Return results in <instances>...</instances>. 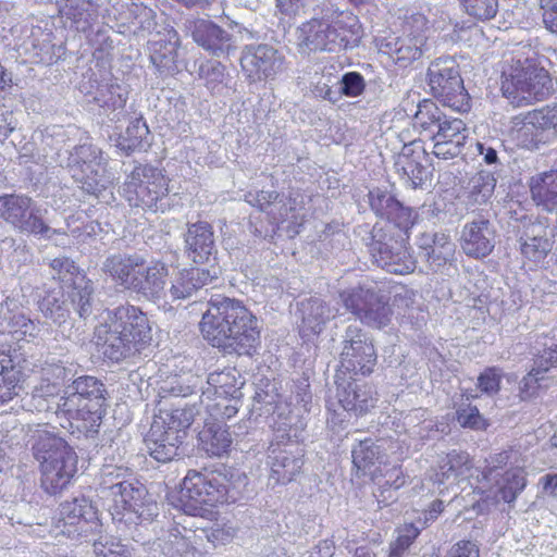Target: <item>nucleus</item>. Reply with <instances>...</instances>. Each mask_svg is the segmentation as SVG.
I'll use <instances>...</instances> for the list:
<instances>
[{"label": "nucleus", "instance_id": "1", "mask_svg": "<svg viewBox=\"0 0 557 557\" xmlns=\"http://www.w3.org/2000/svg\"><path fill=\"white\" fill-rule=\"evenodd\" d=\"M205 339L226 354L252 355L260 344L257 318L238 300L211 299L200 321Z\"/></svg>", "mask_w": 557, "mask_h": 557}, {"label": "nucleus", "instance_id": "2", "mask_svg": "<svg viewBox=\"0 0 557 557\" xmlns=\"http://www.w3.org/2000/svg\"><path fill=\"white\" fill-rule=\"evenodd\" d=\"M95 337L102 355L119 362L140 352L152 336L147 314L137 306L124 304L106 312Z\"/></svg>", "mask_w": 557, "mask_h": 557}, {"label": "nucleus", "instance_id": "3", "mask_svg": "<svg viewBox=\"0 0 557 557\" xmlns=\"http://www.w3.org/2000/svg\"><path fill=\"white\" fill-rule=\"evenodd\" d=\"M359 30L357 16L339 11L331 2H324L315 15L298 28V48L305 54L317 51L338 52L358 45Z\"/></svg>", "mask_w": 557, "mask_h": 557}, {"label": "nucleus", "instance_id": "4", "mask_svg": "<svg viewBox=\"0 0 557 557\" xmlns=\"http://www.w3.org/2000/svg\"><path fill=\"white\" fill-rule=\"evenodd\" d=\"M102 271L117 286L148 301L156 304L166 297L169 265L163 261H148L136 252H116L106 258Z\"/></svg>", "mask_w": 557, "mask_h": 557}, {"label": "nucleus", "instance_id": "5", "mask_svg": "<svg viewBox=\"0 0 557 557\" xmlns=\"http://www.w3.org/2000/svg\"><path fill=\"white\" fill-rule=\"evenodd\" d=\"M48 424L32 430L33 453L40 463L41 487L50 495L62 492L77 471V456L73 448Z\"/></svg>", "mask_w": 557, "mask_h": 557}, {"label": "nucleus", "instance_id": "6", "mask_svg": "<svg viewBox=\"0 0 557 557\" xmlns=\"http://www.w3.org/2000/svg\"><path fill=\"white\" fill-rule=\"evenodd\" d=\"M413 126L433 141L432 153L441 160L460 156L469 138V129L461 119L445 114L429 99L419 102Z\"/></svg>", "mask_w": 557, "mask_h": 557}, {"label": "nucleus", "instance_id": "7", "mask_svg": "<svg viewBox=\"0 0 557 557\" xmlns=\"http://www.w3.org/2000/svg\"><path fill=\"white\" fill-rule=\"evenodd\" d=\"M106 395V386L100 380L91 375L79 376L58 399L55 412L64 414L86 435H92L101 424Z\"/></svg>", "mask_w": 557, "mask_h": 557}, {"label": "nucleus", "instance_id": "8", "mask_svg": "<svg viewBox=\"0 0 557 557\" xmlns=\"http://www.w3.org/2000/svg\"><path fill=\"white\" fill-rule=\"evenodd\" d=\"M197 414H200V410L196 405L171 409L160 407L145 438L150 456L159 462L171 461L177 456L186 430Z\"/></svg>", "mask_w": 557, "mask_h": 557}, {"label": "nucleus", "instance_id": "9", "mask_svg": "<svg viewBox=\"0 0 557 557\" xmlns=\"http://www.w3.org/2000/svg\"><path fill=\"white\" fill-rule=\"evenodd\" d=\"M120 193L134 208L164 212L170 207L168 180L161 170L150 164L134 165L126 174Z\"/></svg>", "mask_w": 557, "mask_h": 557}, {"label": "nucleus", "instance_id": "10", "mask_svg": "<svg viewBox=\"0 0 557 557\" xmlns=\"http://www.w3.org/2000/svg\"><path fill=\"white\" fill-rule=\"evenodd\" d=\"M300 430L283 422L273 430V440L269 446L270 482L287 484L301 471L304 449L298 443Z\"/></svg>", "mask_w": 557, "mask_h": 557}, {"label": "nucleus", "instance_id": "11", "mask_svg": "<svg viewBox=\"0 0 557 557\" xmlns=\"http://www.w3.org/2000/svg\"><path fill=\"white\" fill-rule=\"evenodd\" d=\"M502 91L513 106H528L543 100L552 92V78L545 69L531 61H518L503 73Z\"/></svg>", "mask_w": 557, "mask_h": 557}, {"label": "nucleus", "instance_id": "12", "mask_svg": "<svg viewBox=\"0 0 557 557\" xmlns=\"http://www.w3.org/2000/svg\"><path fill=\"white\" fill-rule=\"evenodd\" d=\"M106 165L102 150L91 143L77 145L69 153L67 168L72 177L83 190L96 197L107 190L113 182Z\"/></svg>", "mask_w": 557, "mask_h": 557}, {"label": "nucleus", "instance_id": "13", "mask_svg": "<svg viewBox=\"0 0 557 557\" xmlns=\"http://www.w3.org/2000/svg\"><path fill=\"white\" fill-rule=\"evenodd\" d=\"M120 485L110 498L112 519L127 525L151 522L159 515V505L147 487L136 478Z\"/></svg>", "mask_w": 557, "mask_h": 557}, {"label": "nucleus", "instance_id": "14", "mask_svg": "<svg viewBox=\"0 0 557 557\" xmlns=\"http://www.w3.org/2000/svg\"><path fill=\"white\" fill-rule=\"evenodd\" d=\"M339 297L351 313L363 324L373 329H384L393 319V310L386 293L374 283L362 284L343 290Z\"/></svg>", "mask_w": 557, "mask_h": 557}, {"label": "nucleus", "instance_id": "15", "mask_svg": "<svg viewBox=\"0 0 557 557\" xmlns=\"http://www.w3.org/2000/svg\"><path fill=\"white\" fill-rule=\"evenodd\" d=\"M228 480L222 473L189 470L183 480L180 500L185 511L194 513L203 505L228 502Z\"/></svg>", "mask_w": 557, "mask_h": 557}, {"label": "nucleus", "instance_id": "16", "mask_svg": "<svg viewBox=\"0 0 557 557\" xmlns=\"http://www.w3.org/2000/svg\"><path fill=\"white\" fill-rule=\"evenodd\" d=\"M428 83L432 95L443 106L458 112L470 109V98L454 59L438 58L431 62L428 69Z\"/></svg>", "mask_w": 557, "mask_h": 557}, {"label": "nucleus", "instance_id": "17", "mask_svg": "<svg viewBox=\"0 0 557 557\" xmlns=\"http://www.w3.org/2000/svg\"><path fill=\"white\" fill-rule=\"evenodd\" d=\"M408 232L404 234L398 230V234H395L392 230L384 231L374 226L369 250L377 267L394 274L413 272L416 260L406 246Z\"/></svg>", "mask_w": 557, "mask_h": 557}, {"label": "nucleus", "instance_id": "18", "mask_svg": "<svg viewBox=\"0 0 557 557\" xmlns=\"http://www.w3.org/2000/svg\"><path fill=\"white\" fill-rule=\"evenodd\" d=\"M49 265L52 270L53 278L63 284L62 288H66V294L71 298V304L76 309L78 315L81 318L90 315L94 286L84 271L73 260L64 256L52 259Z\"/></svg>", "mask_w": 557, "mask_h": 557}, {"label": "nucleus", "instance_id": "19", "mask_svg": "<svg viewBox=\"0 0 557 557\" xmlns=\"http://www.w3.org/2000/svg\"><path fill=\"white\" fill-rule=\"evenodd\" d=\"M240 66L251 83L273 81L286 72L288 63L284 53L268 44L247 45L242 50Z\"/></svg>", "mask_w": 557, "mask_h": 557}, {"label": "nucleus", "instance_id": "20", "mask_svg": "<svg viewBox=\"0 0 557 557\" xmlns=\"http://www.w3.org/2000/svg\"><path fill=\"white\" fill-rule=\"evenodd\" d=\"M244 200L250 206L264 212L272 224H285L288 232L298 233L302 218L300 207L293 197H286L275 190H250Z\"/></svg>", "mask_w": 557, "mask_h": 557}, {"label": "nucleus", "instance_id": "21", "mask_svg": "<svg viewBox=\"0 0 557 557\" xmlns=\"http://www.w3.org/2000/svg\"><path fill=\"white\" fill-rule=\"evenodd\" d=\"M376 359L375 348L367 333L357 325H349L343 341L342 367L354 374L369 375L376 366Z\"/></svg>", "mask_w": 557, "mask_h": 557}, {"label": "nucleus", "instance_id": "22", "mask_svg": "<svg viewBox=\"0 0 557 557\" xmlns=\"http://www.w3.org/2000/svg\"><path fill=\"white\" fill-rule=\"evenodd\" d=\"M428 21L423 14L414 13L406 17L404 23V35L387 44L389 53L394 54L397 62L410 63L432 49L425 30Z\"/></svg>", "mask_w": 557, "mask_h": 557}, {"label": "nucleus", "instance_id": "23", "mask_svg": "<svg viewBox=\"0 0 557 557\" xmlns=\"http://www.w3.org/2000/svg\"><path fill=\"white\" fill-rule=\"evenodd\" d=\"M394 168L407 187L416 189L431 182L433 168L421 140L404 145L395 159Z\"/></svg>", "mask_w": 557, "mask_h": 557}, {"label": "nucleus", "instance_id": "24", "mask_svg": "<svg viewBox=\"0 0 557 557\" xmlns=\"http://www.w3.org/2000/svg\"><path fill=\"white\" fill-rule=\"evenodd\" d=\"M99 527L97 510L86 497H75L60 505V532L69 537H87Z\"/></svg>", "mask_w": 557, "mask_h": 557}, {"label": "nucleus", "instance_id": "25", "mask_svg": "<svg viewBox=\"0 0 557 557\" xmlns=\"http://www.w3.org/2000/svg\"><path fill=\"white\" fill-rule=\"evenodd\" d=\"M184 32L214 57L227 55L235 49L233 36L211 20L188 17L184 22Z\"/></svg>", "mask_w": 557, "mask_h": 557}, {"label": "nucleus", "instance_id": "26", "mask_svg": "<svg viewBox=\"0 0 557 557\" xmlns=\"http://www.w3.org/2000/svg\"><path fill=\"white\" fill-rule=\"evenodd\" d=\"M369 205L375 215L386 219L394 227L406 234L414 224L417 212L405 207L395 195L386 188H373L368 194Z\"/></svg>", "mask_w": 557, "mask_h": 557}, {"label": "nucleus", "instance_id": "27", "mask_svg": "<svg viewBox=\"0 0 557 557\" xmlns=\"http://www.w3.org/2000/svg\"><path fill=\"white\" fill-rule=\"evenodd\" d=\"M220 268H190L178 271L170 281L166 289L172 301L186 300L195 296L200 289L219 278Z\"/></svg>", "mask_w": 557, "mask_h": 557}, {"label": "nucleus", "instance_id": "28", "mask_svg": "<svg viewBox=\"0 0 557 557\" xmlns=\"http://www.w3.org/2000/svg\"><path fill=\"white\" fill-rule=\"evenodd\" d=\"M336 398L344 410L363 416L375 407L377 393L368 384L354 381H336Z\"/></svg>", "mask_w": 557, "mask_h": 557}, {"label": "nucleus", "instance_id": "29", "mask_svg": "<svg viewBox=\"0 0 557 557\" xmlns=\"http://www.w3.org/2000/svg\"><path fill=\"white\" fill-rule=\"evenodd\" d=\"M495 246V231L486 219L467 223L461 233V248L467 256L484 258Z\"/></svg>", "mask_w": 557, "mask_h": 557}, {"label": "nucleus", "instance_id": "30", "mask_svg": "<svg viewBox=\"0 0 557 557\" xmlns=\"http://www.w3.org/2000/svg\"><path fill=\"white\" fill-rule=\"evenodd\" d=\"M420 258L432 271H438L454 261L456 245L445 233L422 234L418 240Z\"/></svg>", "mask_w": 557, "mask_h": 557}, {"label": "nucleus", "instance_id": "31", "mask_svg": "<svg viewBox=\"0 0 557 557\" xmlns=\"http://www.w3.org/2000/svg\"><path fill=\"white\" fill-rule=\"evenodd\" d=\"M91 90H87L86 95L90 97L89 102L97 104L103 110V113L113 115L111 121L119 122L123 116V109L127 101L128 91L122 85L115 82L97 83Z\"/></svg>", "mask_w": 557, "mask_h": 557}, {"label": "nucleus", "instance_id": "32", "mask_svg": "<svg viewBox=\"0 0 557 557\" xmlns=\"http://www.w3.org/2000/svg\"><path fill=\"white\" fill-rule=\"evenodd\" d=\"M351 457L357 470L372 480H377L379 474H383V467H386V455L381 441H359L351 449Z\"/></svg>", "mask_w": 557, "mask_h": 557}, {"label": "nucleus", "instance_id": "33", "mask_svg": "<svg viewBox=\"0 0 557 557\" xmlns=\"http://www.w3.org/2000/svg\"><path fill=\"white\" fill-rule=\"evenodd\" d=\"M185 245L195 263L209 262L211 257L214 259L216 246L212 226L203 221L190 224L185 234Z\"/></svg>", "mask_w": 557, "mask_h": 557}, {"label": "nucleus", "instance_id": "34", "mask_svg": "<svg viewBox=\"0 0 557 557\" xmlns=\"http://www.w3.org/2000/svg\"><path fill=\"white\" fill-rule=\"evenodd\" d=\"M301 322L299 334L305 341L318 336L325 324L335 317V312L322 299L309 298L299 304Z\"/></svg>", "mask_w": 557, "mask_h": 557}, {"label": "nucleus", "instance_id": "35", "mask_svg": "<svg viewBox=\"0 0 557 557\" xmlns=\"http://www.w3.org/2000/svg\"><path fill=\"white\" fill-rule=\"evenodd\" d=\"M22 212L12 226L17 232L44 239H52L54 235H61L60 231L49 226L45 220L47 210L38 206L34 199L30 200V205L25 206Z\"/></svg>", "mask_w": 557, "mask_h": 557}, {"label": "nucleus", "instance_id": "36", "mask_svg": "<svg viewBox=\"0 0 557 557\" xmlns=\"http://www.w3.org/2000/svg\"><path fill=\"white\" fill-rule=\"evenodd\" d=\"M180 47V35L174 29H168L164 38L150 42V60L160 73H172L177 66V49Z\"/></svg>", "mask_w": 557, "mask_h": 557}, {"label": "nucleus", "instance_id": "37", "mask_svg": "<svg viewBox=\"0 0 557 557\" xmlns=\"http://www.w3.org/2000/svg\"><path fill=\"white\" fill-rule=\"evenodd\" d=\"M529 185L535 203L557 213V171L539 173L531 177Z\"/></svg>", "mask_w": 557, "mask_h": 557}, {"label": "nucleus", "instance_id": "38", "mask_svg": "<svg viewBox=\"0 0 557 557\" xmlns=\"http://www.w3.org/2000/svg\"><path fill=\"white\" fill-rule=\"evenodd\" d=\"M244 381L235 368H226L222 371H215L208 375L207 386L202 388L206 398L216 394L242 397V387Z\"/></svg>", "mask_w": 557, "mask_h": 557}, {"label": "nucleus", "instance_id": "39", "mask_svg": "<svg viewBox=\"0 0 557 557\" xmlns=\"http://www.w3.org/2000/svg\"><path fill=\"white\" fill-rule=\"evenodd\" d=\"M18 363L17 356L0 350V405L17 395L18 383L22 377Z\"/></svg>", "mask_w": 557, "mask_h": 557}, {"label": "nucleus", "instance_id": "40", "mask_svg": "<svg viewBox=\"0 0 557 557\" xmlns=\"http://www.w3.org/2000/svg\"><path fill=\"white\" fill-rule=\"evenodd\" d=\"M40 312L46 319L53 323H64L71 313V309H76L71 304V298L63 288H54L46 292L45 296L38 301Z\"/></svg>", "mask_w": 557, "mask_h": 557}, {"label": "nucleus", "instance_id": "41", "mask_svg": "<svg viewBox=\"0 0 557 557\" xmlns=\"http://www.w3.org/2000/svg\"><path fill=\"white\" fill-rule=\"evenodd\" d=\"M205 429L199 433L202 449L210 456H223L233 443L228 429L223 422H209L206 419Z\"/></svg>", "mask_w": 557, "mask_h": 557}, {"label": "nucleus", "instance_id": "42", "mask_svg": "<svg viewBox=\"0 0 557 557\" xmlns=\"http://www.w3.org/2000/svg\"><path fill=\"white\" fill-rule=\"evenodd\" d=\"M240 398L242 397L238 396L232 397L224 394H216L208 399L206 395L201 393L200 405L213 421L222 422L237 413L240 406Z\"/></svg>", "mask_w": 557, "mask_h": 557}, {"label": "nucleus", "instance_id": "43", "mask_svg": "<svg viewBox=\"0 0 557 557\" xmlns=\"http://www.w3.org/2000/svg\"><path fill=\"white\" fill-rule=\"evenodd\" d=\"M496 178L490 172L480 171L468 182L465 194L467 203L480 206L486 203L494 194Z\"/></svg>", "mask_w": 557, "mask_h": 557}, {"label": "nucleus", "instance_id": "44", "mask_svg": "<svg viewBox=\"0 0 557 557\" xmlns=\"http://www.w3.org/2000/svg\"><path fill=\"white\" fill-rule=\"evenodd\" d=\"M535 226L529 228L519 239L521 255L528 260L540 263L552 250L553 243L545 234L536 233Z\"/></svg>", "mask_w": 557, "mask_h": 557}, {"label": "nucleus", "instance_id": "45", "mask_svg": "<svg viewBox=\"0 0 557 557\" xmlns=\"http://www.w3.org/2000/svg\"><path fill=\"white\" fill-rule=\"evenodd\" d=\"M440 471L435 474V481L443 484L450 478L463 475L470 469V458L465 451L453 450L440 460Z\"/></svg>", "mask_w": 557, "mask_h": 557}, {"label": "nucleus", "instance_id": "46", "mask_svg": "<svg viewBox=\"0 0 557 557\" xmlns=\"http://www.w3.org/2000/svg\"><path fill=\"white\" fill-rule=\"evenodd\" d=\"M428 411L424 409H414L406 418L405 424L410 428V435L421 441L433 438L440 432V425L433 419H429ZM444 431V428L441 432Z\"/></svg>", "mask_w": 557, "mask_h": 557}, {"label": "nucleus", "instance_id": "47", "mask_svg": "<svg viewBox=\"0 0 557 557\" xmlns=\"http://www.w3.org/2000/svg\"><path fill=\"white\" fill-rule=\"evenodd\" d=\"M198 75L213 95L221 94L227 87L228 74L226 67L219 61L208 60L201 63Z\"/></svg>", "mask_w": 557, "mask_h": 557}, {"label": "nucleus", "instance_id": "48", "mask_svg": "<svg viewBox=\"0 0 557 557\" xmlns=\"http://www.w3.org/2000/svg\"><path fill=\"white\" fill-rule=\"evenodd\" d=\"M533 127L543 131L554 129L557 133V104L546 106L529 112L524 117L520 133L528 134Z\"/></svg>", "mask_w": 557, "mask_h": 557}, {"label": "nucleus", "instance_id": "49", "mask_svg": "<svg viewBox=\"0 0 557 557\" xmlns=\"http://www.w3.org/2000/svg\"><path fill=\"white\" fill-rule=\"evenodd\" d=\"M42 371L47 377L42 379L40 384L34 387L33 394L54 401L59 392V385L66 377V369L60 364H49Z\"/></svg>", "mask_w": 557, "mask_h": 557}, {"label": "nucleus", "instance_id": "50", "mask_svg": "<svg viewBox=\"0 0 557 557\" xmlns=\"http://www.w3.org/2000/svg\"><path fill=\"white\" fill-rule=\"evenodd\" d=\"M129 478H135L131 469L123 466L106 465L101 469L100 485L103 493L111 497L120 485H125L131 481Z\"/></svg>", "mask_w": 557, "mask_h": 557}, {"label": "nucleus", "instance_id": "51", "mask_svg": "<svg viewBox=\"0 0 557 557\" xmlns=\"http://www.w3.org/2000/svg\"><path fill=\"white\" fill-rule=\"evenodd\" d=\"M148 134L149 128L146 122L141 117L135 119L129 123L125 133L116 139V147L129 154L140 147Z\"/></svg>", "mask_w": 557, "mask_h": 557}, {"label": "nucleus", "instance_id": "52", "mask_svg": "<svg viewBox=\"0 0 557 557\" xmlns=\"http://www.w3.org/2000/svg\"><path fill=\"white\" fill-rule=\"evenodd\" d=\"M32 199L27 195L15 193L0 196V219L13 226L25 206L30 205Z\"/></svg>", "mask_w": 557, "mask_h": 557}, {"label": "nucleus", "instance_id": "53", "mask_svg": "<svg viewBox=\"0 0 557 557\" xmlns=\"http://www.w3.org/2000/svg\"><path fill=\"white\" fill-rule=\"evenodd\" d=\"M95 557H135L134 548L121 540L101 535L94 542Z\"/></svg>", "mask_w": 557, "mask_h": 557}, {"label": "nucleus", "instance_id": "54", "mask_svg": "<svg viewBox=\"0 0 557 557\" xmlns=\"http://www.w3.org/2000/svg\"><path fill=\"white\" fill-rule=\"evenodd\" d=\"M527 485L525 473L521 468H513L505 472L499 493L504 502L511 504Z\"/></svg>", "mask_w": 557, "mask_h": 557}, {"label": "nucleus", "instance_id": "55", "mask_svg": "<svg viewBox=\"0 0 557 557\" xmlns=\"http://www.w3.org/2000/svg\"><path fill=\"white\" fill-rule=\"evenodd\" d=\"M159 548L165 556L176 557L191 549V542L177 528L170 530L163 539H159Z\"/></svg>", "mask_w": 557, "mask_h": 557}, {"label": "nucleus", "instance_id": "56", "mask_svg": "<svg viewBox=\"0 0 557 557\" xmlns=\"http://www.w3.org/2000/svg\"><path fill=\"white\" fill-rule=\"evenodd\" d=\"M339 75L332 69L323 71L313 85L312 92L315 97L336 102L339 100Z\"/></svg>", "mask_w": 557, "mask_h": 557}, {"label": "nucleus", "instance_id": "57", "mask_svg": "<svg viewBox=\"0 0 557 557\" xmlns=\"http://www.w3.org/2000/svg\"><path fill=\"white\" fill-rule=\"evenodd\" d=\"M1 23L3 24V30L8 29L9 33L11 34L15 47H24L25 49H27L28 46L33 48L38 47L34 37L36 33L40 32L39 27L34 28L33 26H29L26 23L20 22L12 24V21L7 22L5 20H1Z\"/></svg>", "mask_w": 557, "mask_h": 557}, {"label": "nucleus", "instance_id": "58", "mask_svg": "<svg viewBox=\"0 0 557 557\" xmlns=\"http://www.w3.org/2000/svg\"><path fill=\"white\" fill-rule=\"evenodd\" d=\"M4 321H7L8 325L0 331L2 333L9 332L32 338H36L40 333V322H35L25 314L7 317V313H4Z\"/></svg>", "mask_w": 557, "mask_h": 557}, {"label": "nucleus", "instance_id": "59", "mask_svg": "<svg viewBox=\"0 0 557 557\" xmlns=\"http://www.w3.org/2000/svg\"><path fill=\"white\" fill-rule=\"evenodd\" d=\"M465 11L474 18L486 21L495 17L498 0H459Z\"/></svg>", "mask_w": 557, "mask_h": 557}, {"label": "nucleus", "instance_id": "60", "mask_svg": "<svg viewBox=\"0 0 557 557\" xmlns=\"http://www.w3.org/2000/svg\"><path fill=\"white\" fill-rule=\"evenodd\" d=\"M456 418L462 428L484 430L487 426V423L480 414L479 409L470 404H461L456 410Z\"/></svg>", "mask_w": 557, "mask_h": 557}, {"label": "nucleus", "instance_id": "61", "mask_svg": "<svg viewBox=\"0 0 557 557\" xmlns=\"http://www.w3.org/2000/svg\"><path fill=\"white\" fill-rule=\"evenodd\" d=\"M549 370V367H540L537 364V356L534 359V367L531 371L522 379L520 385V392L523 398L531 397L535 391L542 386V381L545 379V373Z\"/></svg>", "mask_w": 557, "mask_h": 557}, {"label": "nucleus", "instance_id": "62", "mask_svg": "<svg viewBox=\"0 0 557 557\" xmlns=\"http://www.w3.org/2000/svg\"><path fill=\"white\" fill-rule=\"evenodd\" d=\"M366 83L361 74L357 72H348L339 76V99L342 96L358 97L364 90Z\"/></svg>", "mask_w": 557, "mask_h": 557}, {"label": "nucleus", "instance_id": "63", "mask_svg": "<svg viewBox=\"0 0 557 557\" xmlns=\"http://www.w3.org/2000/svg\"><path fill=\"white\" fill-rule=\"evenodd\" d=\"M537 364L540 367H557V344L547 336L536 339Z\"/></svg>", "mask_w": 557, "mask_h": 557}, {"label": "nucleus", "instance_id": "64", "mask_svg": "<svg viewBox=\"0 0 557 557\" xmlns=\"http://www.w3.org/2000/svg\"><path fill=\"white\" fill-rule=\"evenodd\" d=\"M502 371L498 368H487L478 377V387L481 393L495 395L500 387Z\"/></svg>", "mask_w": 557, "mask_h": 557}]
</instances>
